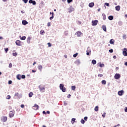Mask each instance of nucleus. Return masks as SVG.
<instances>
[{
    "label": "nucleus",
    "instance_id": "774afa93",
    "mask_svg": "<svg viewBox=\"0 0 127 127\" xmlns=\"http://www.w3.org/2000/svg\"><path fill=\"white\" fill-rule=\"evenodd\" d=\"M125 65H126V66H127V62L125 63Z\"/></svg>",
    "mask_w": 127,
    "mask_h": 127
},
{
    "label": "nucleus",
    "instance_id": "f3484780",
    "mask_svg": "<svg viewBox=\"0 0 127 127\" xmlns=\"http://www.w3.org/2000/svg\"><path fill=\"white\" fill-rule=\"evenodd\" d=\"M22 23L23 25H26V24H27L28 23L27 21H26V20H24L22 21Z\"/></svg>",
    "mask_w": 127,
    "mask_h": 127
},
{
    "label": "nucleus",
    "instance_id": "dca6fc26",
    "mask_svg": "<svg viewBox=\"0 0 127 127\" xmlns=\"http://www.w3.org/2000/svg\"><path fill=\"white\" fill-rule=\"evenodd\" d=\"M89 7H93V6H94V5H95V3H94V2H91L89 4Z\"/></svg>",
    "mask_w": 127,
    "mask_h": 127
},
{
    "label": "nucleus",
    "instance_id": "7ed1b4c3",
    "mask_svg": "<svg viewBox=\"0 0 127 127\" xmlns=\"http://www.w3.org/2000/svg\"><path fill=\"white\" fill-rule=\"evenodd\" d=\"M14 116V110H12L9 112V118H13Z\"/></svg>",
    "mask_w": 127,
    "mask_h": 127
},
{
    "label": "nucleus",
    "instance_id": "393cba45",
    "mask_svg": "<svg viewBox=\"0 0 127 127\" xmlns=\"http://www.w3.org/2000/svg\"><path fill=\"white\" fill-rule=\"evenodd\" d=\"M92 63L93 64V65H95V64H97V61H96L95 60H93L92 61Z\"/></svg>",
    "mask_w": 127,
    "mask_h": 127
},
{
    "label": "nucleus",
    "instance_id": "0e129e2a",
    "mask_svg": "<svg viewBox=\"0 0 127 127\" xmlns=\"http://www.w3.org/2000/svg\"><path fill=\"white\" fill-rule=\"evenodd\" d=\"M43 114L44 115H46V112L45 111H43Z\"/></svg>",
    "mask_w": 127,
    "mask_h": 127
},
{
    "label": "nucleus",
    "instance_id": "79ce46f5",
    "mask_svg": "<svg viewBox=\"0 0 127 127\" xmlns=\"http://www.w3.org/2000/svg\"><path fill=\"white\" fill-rule=\"evenodd\" d=\"M21 78L22 79H25V75H22L21 76Z\"/></svg>",
    "mask_w": 127,
    "mask_h": 127
},
{
    "label": "nucleus",
    "instance_id": "4468645a",
    "mask_svg": "<svg viewBox=\"0 0 127 127\" xmlns=\"http://www.w3.org/2000/svg\"><path fill=\"white\" fill-rule=\"evenodd\" d=\"M116 10H117V11H120L121 9V6L120 5L116 6L115 7Z\"/></svg>",
    "mask_w": 127,
    "mask_h": 127
},
{
    "label": "nucleus",
    "instance_id": "e433bc0d",
    "mask_svg": "<svg viewBox=\"0 0 127 127\" xmlns=\"http://www.w3.org/2000/svg\"><path fill=\"white\" fill-rule=\"evenodd\" d=\"M80 122L83 124H85V120H84L83 119H81Z\"/></svg>",
    "mask_w": 127,
    "mask_h": 127
},
{
    "label": "nucleus",
    "instance_id": "aec40b11",
    "mask_svg": "<svg viewBox=\"0 0 127 127\" xmlns=\"http://www.w3.org/2000/svg\"><path fill=\"white\" fill-rule=\"evenodd\" d=\"M98 64H99V66L101 67V68H103V67H105V64H101V63H98Z\"/></svg>",
    "mask_w": 127,
    "mask_h": 127
},
{
    "label": "nucleus",
    "instance_id": "338daca9",
    "mask_svg": "<svg viewBox=\"0 0 127 127\" xmlns=\"http://www.w3.org/2000/svg\"><path fill=\"white\" fill-rule=\"evenodd\" d=\"M118 23H119V25H121V24L122 23V21H119Z\"/></svg>",
    "mask_w": 127,
    "mask_h": 127
},
{
    "label": "nucleus",
    "instance_id": "37998d69",
    "mask_svg": "<svg viewBox=\"0 0 127 127\" xmlns=\"http://www.w3.org/2000/svg\"><path fill=\"white\" fill-rule=\"evenodd\" d=\"M45 32H44V31H40V34H42L43 35V34H44Z\"/></svg>",
    "mask_w": 127,
    "mask_h": 127
},
{
    "label": "nucleus",
    "instance_id": "bb28decb",
    "mask_svg": "<svg viewBox=\"0 0 127 127\" xmlns=\"http://www.w3.org/2000/svg\"><path fill=\"white\" fill-rule=\"evenodd\" d=\"M101 83L102 84H103V85H106V84L107 83V82L106 81V80H103L102 81Z\"/></svg>",
    "mask_w": 127,
    "mask_h": 127
},
{
    "label": "nucleus",
    "instance_id": "473e14b6",
    "mask_svg": "<svg viewBox=\"0 0 127 127\" xmlns=\"http://www.w3.org/2000/svg\"><path fill=\"white\" fill-rule=\"evenodd\" d=\"M10 98H11V97L10 96V95H7L6 97V99H7V100H9V99H10Z\"/></svg>",
    "mask_w": 127,
    "mask_h": 127
},
{
    "label": "nucleus",
    "instance_id": "13d9d810",
    "mask_svg": "<svg viewBox=\"0 0 127 127\" xmlns=\"http://www.w3.org/2000/svg\"><path fill=\"white\" fill-rule=\"evenodd\" d=\"M84 120H85V121H87V120H88V117H85L84 118Z\"/></svg>",
    "mask_w": 127,
    "mask_h": 127
},
{
    "label": "nucleus",
    "instance_id": "a878e982",
    "mask_svg": "<svg viewBox=\"0 0 127 127\" xmlns=\"http://www.w3.org/2000/svg\"><path fill=\"white\" fill-rule=\"evenodd\" d=\"M15 97H17V98H20V97L19 96V94H18V93H15Z\"/></svg>",
    "mask_w": 127,
    "mask_h": 127
},
{
    "label": "nucleus",
    "instance_id": "052dcab7",
    "mask_svg": "<svg viewBox=\"0 0 127 127\" xmlns=\"http://www.w3.org/2000/svg\"><path fill=\"white\" fill-rule=\"evenodd\" d=\"M125 112H126V113H127V107H125Z\"/></svg>",
    "mask_w": 127,
    "mask_h": 127
},
{
    "label": "nucleus",
    "instance_id": "f704fd0d",
    "mask_svg": "<svg viewBox=\"0 0 127 127\" xmlns=\"http://www.w3.org/2000/svg\"><path fill=\"white\" fill-rule=\"evenodd\" d=\"M77 56H78V53H76L75 54L73 55L74 58H76V57H77Z\"/></svg>",
    "mask_w": 127,
    "mask_h": 127
},
{
    "label": "nucleus",
    "instance_id": "c03bdc74",
    "mask_svg": "<svg viewBox=\"0 0 127 127\" xmlns=\"http://www.w3.org/2000/svg\"><path fill=\"white\" fill-rule=\"evenodd\" d=\"M109 51L110 53H113V52H114V50H113V49H110Z\"/></svg>",
    "mask_w": 127,
    "mask_h": 127
},
{
    "label": "nucleus",
    "instance_id": "6ab92c4d",
    "mask_svg": "<svg viewBox=\"0 0 127 127\" xmlns=\"http://www.w3.org/2000/svg\"><path fill=\"white\" fill-rule=\"evenodd\" d=\"M31 38H30V37H28L27 38V43H28V44H29V43H30V40H31Z\"/></svg>",
    "mask_w": 127,
    "mask_h": 127
},
{
    "label": "nucleus",
    "instance_id": "864d4df0",
    "mask_svg": "<svg viewBox=\"0 0 127 127\" xmlns=\"http://www.w3.org/2000/svg\"><path fill=\"white\" fill-rule=\"evenodd\" d=\"M105 5H107V6H110V4H109V3H105Z\"/></svg>",
    "mask_w": 127,
    "mask_h": 127
},
{
    "label": "nucleus",
    "instance_id": "58836bf2",
    "mask_svg": "<svg viewBox=\"0 0 127 127\" xmlns=\"http://www.w3.org/2000/svg\"><path fill=\"white\" fill-rule=\"evenodd\" d=\"M64 106H67V105H68V103H67L66 101H64Z\"/></svg>",
    "mask_w": 127,
    "mask_h": 127
},
{
    "label": "nucleus",
    "instance_id": "9d476101",
    "mask_svg": "<svg viewBox=\"0 0 127 127\" xmlns=\"http://www.w3.org/2000/svg\"><path fill=\"white\" fill-rule=\"evenodd\" d=\"M124 93H125V91L124 90H121L118 92V95L119 96H123L124 94Z\"/></svg>",
    "mask_w": 127,
    "mask_h": 127
},
{
    "label": "nucleus",
    "instance_id": "f03ea898",
    "mask_svg": "<svg viewBox=\"0 0 127 127\" xmlns=\"http://www.w3.org/2000/svg\"><path fill=\"white\" fill-rule=\"evenodd\" d=\"M40 91L41 93H44L45 92V87L42 85L39 86Z\"/></svg>",
    "mask_w": 127,
    "mask_h": 127
},
{
    "label": "nucleus",
    "instance_id": "6e6d98bb",
    "mask_svg": "<svg viewBox=\"0 0 127 127\" xmlns=\"http://www.w3.org/2000/svg\"><path fill=\"white\" fill-rule=\"evenodd\" d=\"M71 121H72V122H75V121H76V119H75V118H72V119H71Z\"/></svg>",
    "mask_w": 127,
    "mask_h": 127
},
{
    "label": "nucleus",
    "instance_id": "f257e3e1",
    "mask_svg": "<svg viewBox=\"0 0 127 127\" xmlns=\"http://www.w3.org/2000/svg\"><path fill=\"white\" fill-rule=\"evenodd\" d=\"M60 90H62V92H66V88L64 87V84H60Z\"/></svg>",
    "mask_w": 127,
    "mask_h": 127
},
{
    "label": "nucleus",
    "instance_id": "0eeeda50",
    "mask_svg": "<svg viewBox=\"0 0 127 127\" xmlns=\"http://www.w3.org/2000/svg\"><path fill=\"white\" fill-rule=\"evenodd\" d=\"M82 34H83V33L80 31L76 32L75 33V35H76L77 37H80V36H81Z\"/></svg>",
    "mask_w": 127,
    "mask_h": 127
},
{
    "label": "nucleus",
    "instance_id": "2f4dec72",
    "mask_svg": "<svg viewBox=\"0 0 127 127\" xmlns=\"http://www.w3.org/2000/svg\"><path fill=\"white\" fill-rule=\"evenodd\" d=\"M123 39H127V35L124 34L123 35Z\"/></svg>",
    "mask_w": 127,
    "mask_h": 127
},
{
    "label": "nucleus",
    "instance_id": "c85d7f7f",
    "mask_svg": "<svg viewBox=\"0 0 127 127\" xmlns=\"http://www.w3.org/2000/svg\"><path fill=\"white\" fill-rule=\"evenodd\" d=\"M86 52L91 53V49L89 48V47L87 48Z\"/></svg>",
    "mask_w": 127,
    "mask_h": 127
},
{
    "label": "nucleus",
    "instance_id": "7c9ffc66",
    "mask_svg": "<svg viewBox=\"0 0 127 127\" xmlns=\"http://www.w3.org/2000/svg\"><path fill=\"white\" fill-rule=\"evenodd\" d=\"M33 95V93L32 92H30L29 93V98H31V97H32Z\"/></svg>",
    "mask_w": 127,
    "mask_h": 127
},
{
    "label": "nucleus",
    "instance_id": "4be33fe9",
    "mask_svg": "<svg viewBox=\"0 0 127 127\" xmlns=\"http://www.w3.org/2000/svg\"><path fill=\"white\" fill-rule=\"evenodd\" d=\"M109 20H113L114 19V16L110 15L108 17Z\"/></svg>",
    "mask_w": 127,
    "mask_h": 127
},
{
    "label": "nucleus",
    "instance_id": "5701e85b",
    "mask_svg": "<svg viewBox=\"0 0 127 127\" xmlns=\"http://www.w3.org/2000/svg\"><path fill=\"white\" fill-rule=\"evenodd\" d=\"M16 78L17 79H18V80H20V79H21V75H20V74H18L16 76Z\"/></svg>",
    "mask_w": 127,
    "mask_h": 127
},
{
    "label": "nucleus",
    "instance_id": "8fccbe9b",
    "mask_svg": "<svg viewBox=\"0 0 127 127\" xmlns=\"http://www.w3.org/2000/svg\"><path fill=\"white\" fill-rule=\"evenodd\" d=\"M103 19L104 20H106V15L104 14L103 15Z\"/></svg>",
    "mask_w": 127,
    "mask_h": 127
},
{
    "label": "nucleus",
    "instance_id": "de8ad7c7",
    "mask_svg": "<svg viewBox=\"0 0 127 127\" xmlns=\"http://www.w3.org/2000/svg\"><path fill=\"white\" fill-rule=\"evenodd\" d=\"M17 56V54L16 53H13V56Z\"/></svg>",
    "mask_w": 127,
    "mask_h": 127
},
{
    "label": "nucleus",
    "instance_id": "c756f323",
    "mask_svg": "<svg viewBox=\"0 0 127 127\" xmlns=\"http://www.w3.org/2000/svg\"><path fill=\"white\" fill-rule=\"evenodd\" d=\"M71 89L73 91H75V90L76 89V86H71Z\"/></svg>",
    "mask_w": 127,
    "mask_h": 127
},
{
    "label": "nucleus",
    "instance_id": "20e7f679",
    "mask_svg": "<svg viewBox=\"0 0 127 127\" xmlns=\"http://www.w3.org/2000/svg\"><path fill=\"white\" fill-rule=\"evenodd\" d=\"M98 20H92V26H96L97 24H98Z\"/></svg>",
    "mask_w": 127,
    "mask_h": 127
},
{
    "label": "nucleus",
    "instance_id": "09e8293b",
    "mask_svg": "<svg viewBox=\"0 0 127 127\" xmlns=\"http://www.w3.org/2000/svg\"><path fill=\"white\" fill-rule=\"evenodd\" d=\"M103 75L102 74H98V77H103Z\"/></svg>",
    "mask_w": 127,
    "mask_h": 127
},
{
    "label": "nucleus",
    "instance_id": "5fc2aeb1",
    "mask_svg": "<svg viewBox=\"0 0 127 127\" xmlns=\"http://www.w3.org/2000/svg\"><path fill=\"white\" fill-rule=\"evenodd\" d=\"M48 26H50L51 25V24L50 22H48L47 24Z\"/></svg>",
    "mask_w": 127,
    "mask_h": 127
},
{
    "label": "nucleus",
    "instance_id": "69168bd1",
    "mask_svg": "<svg viewBox=\"0 0 127 127\" xmlns=\"http://www.w3.org/2000/svg\"><path fill=\"white\" fill-rule=\"evenodd\" d=\"M113 58L114 59H117V56H114Z\"/></svg>",
    "mask_w": 127,
    "mask_h": 127
},
{
    "label": "nucleus",
    "instance_id": "f8f14e48",
    "mask_svg": "<svg viewBox=\"0 0 127 127\" xmlns=\"http://www.w3.org/2000/svg\"><path fill=\"white\" fill-rule=\"evenodd\" d=\"M15 43L18 46H20V45H21V42L19 40L16 41Z\"/></svg>",
    "mask_w": 127,
    "mask_h": 127
},
{
    "label": "nucleus",
    "instance_id": "a211bd4d",
    "mask_svg": "<svg viewBox=\"0 0 127 127\" xmlns=\"http://www.w3.org/2000/svg\"><path fill=\"white\" fill-rule=\"evenodd\" d=\"M102 29L104 31H105V32H107V27H106V25H103Z\"/></svg>",
    "mask_w": 127,
    "mask_h": 127
},
{
    "label": "nucleus",
    "instance_id": "603ef678",
    "mask_svg": "<svg viewBox=\"0 0 127 127\" xmlns=\"http://www.w3.org/2000/svg\"><path fill=\"white\" fill-rule=\"evenodd\" d=\"M48 45L49 47H51V44L50 43H48Z\"/></svg>",
    "mask_w": 127,
    "mask_h": 127
},
{
    "label": "nucleus",
    "instance_id": "6e6552de",
    "mask_svg": "<svg viewBox=\"0 0 127 127\" xmlns=\"http://www.w3.org/2000/svg\"><path fill=\"white\" fill-rule=\"evenodd\" d=\"M115 79H116V80H119L120 78H121V74H116L114 76Z\"/></svg>",
    "mask_w": 127,
    "mask_h": 127
},
{
    "label": "nucleus",
    "instance_id": "4c0bfd02",
    "mask_svg": "<svg viewBox=\"0 0 127 127\" xmlns=\"http://www.w3.org/2000/svg\"><path fill=\"white\" fill-rule=\"evenodd\" d=\"M123 55H124V56H127V52H125L124 53H123Z\"/></svg>",
    "mask_w": 127,
    "mask_h": 127
},
{
    "label": "nucleus",
    "instance_id": "b1692460",
    "mask_svg": "<svg viewBox=\"0 0 127 127\" xmlns=\"http://www.w3.org/2000/svg\"><path fill=\"white\" fill-rule=\"evenodd\" d=\"M94 111L95 112H98V111H99V106H96L94 108Z\"/></svg>",
    "mask_w": 127,
    "mask_h": 127
},
{
    "label": "nucleus",
    "instance_id": "3c124183",
    "mask_svg": "<svg viewBox=\"0 0 127 127\" xmlns=\"http://www.w3.org/2000/svg\"><path fill=\"white\" fill-rule=\"evenodd\" d=\"M64 34H65V35H68V31H65Z\"/></svg>",
    "mask_w": 127,
    "mask_h": 127
},
{
    "label": "nucleus",
    "instance_id": "a18cd8bd",
    "mask_svg": "<svg viewBox=\"0 0 127 127\" xmlns=\"http://www.w3.org/2000/svg\"><path fill=\"white\" fill-rule=\"evenodd\" d=\"M4 49L6 53H7V51H8V48H4Z\"/></svg>",
    "mask_w": 127,
    "mask_h": 127
},
{
    "label": "nucleus",
    "instance_id": "e2e57ef3",
    "mask_svg": "<svg viewBox=\"0 0 127 127\" xmlns=\"http://www.w3.org/2000/svg\"><path fill=\"white\" fill-rule=\"evenodd\" d=\"M21 108H24V105L22 104V105H21Z\"/></svg>",
    "mask_w": 127,
    "mask_h": 127
},
{
    "label": "nucleus",
    "instance_id": "1a4fd4ad",
    "mask_svg": "<svg viewBox=\"0 0 127 127\" xmlns=\"http://www.w3.org/2000/svg\"><path fill=\"white\" fill-rule=\"evenodd\" d=\"M29 3H32L33 5H35L36 4V1L33 0H29Z\"/></svg>",
    "mask_w": 127,
    "mask_h": 127
},
{
    "label": "nucleus",
    "instance_id": "bf43d9fd",
    "mask_svg": "<svg viewBox=\"0 0 127 127\" xmlns=\"http://www.w3.org/2000/svg\"><path fill=\"white\" fill-rule=\"evenodd\" d=\"M106 113H104V114H103L102 115V116L103 117V118H105V117H106Z\"/></svg>",
    "mask_w": 127,
    "mask_h": 127
},
{
    "label": "nucleus",
    "instance_id": "412c9836",
    "mask_svg": "<svg viewBox=\"0 0 127 127\" xmlns=\"http://www.w3.org/2000/svg\"><path fill=\"white\" fill-rule=\"evenodd\" d=\"M110 44H114L115 43V40L113 39H111L110 41Z\"/></svg>",
    "mask_w": 127,
    "mask_h": 127
},
{
    "label": "nucleus",
    "instance_id": "39448f33",
    "mask_svg": "<svg viewBox=\"0 0 127 127\" xmlns=\"http://www.w3.org/2000/svg\"><path fill=\"white\" fill-rule=\"evenodd\" d=\"M68 12H69V13H71L72 11H74V10H75V8H74L73 6H70V7L68 8Z\"/></svg>",
    "mask_w": 127,
    "mask_h": 127
},
{
    "label": "nucleus",
    "instance_id": "c9c22d12",
    "mask_svg": "<svg viewBox=\"0 0 127 127\" xmlns=\"http://www.w3.org/2000/svg\"><path fill=\"white\" fill-rule=\"evenodd\" d=\"M127 48H124V50H123V53H125V52H127Z\"/></svg>",
    "mask_w": 127,
    "mask_h": 127
},
{
    "label": "nucleus",
    "instance_id": "ddd939ff",
    "mask_svg": "<svg viewBox=\"0 0 127 127\" xmlns=\"http://www.w3.org/2000/svg\"><path fill=\"white\" fill-rule=\"evenodd\" d=\"M7 121V117L4 116L2 118V121L4 123H5Z\"/></svg>",
    "mask_w": 127,
    "mask_h": 127
},
{
    "label": "nucleus",
    "instance_id": "ea45409f",
    "mask_svg": "<svg viewBox=\"0 0 127 127\" xmlns=\"http://www.w3.org/2000/svg\"><path fill=\"white\" fill-rule=\"evenodd\" d=\"M67 1L68 3H70V2H72V1H73V0H67Z\"/></svg>",
    "mask_w": 127,
    "mask_h": 127
},
{
    "label": "nucleus",
    "instance_id": "a19ab883",
    "mask_svg": "<svg viewBox=\"0 0 127 127\" xmlns=\"http://www.w3.org/2000/svg\"><path fill=\"white\" fill-rule=\"evenodd\" d=\"M22 1L24 2V3H27L28 0H22Z\"/></svg>",
    "mask_w": 127,
    "mask_h": 127
},
{
    "label": "nucleus",
    "instance_id": "4d7b16f0",
    "mask_svg": "<svg viewBox=\"0 0 127 127\" xmlns=\"http://www.w3.org/2000/svg\"><path fill=\"white\" fill-rule=\"evenodd\" d=\"M11 83H12V81L11 80H9V81H8V84H9V85H10V84H11Z\"/></svg>",
    "mask_w": 127,
    "mask_h": 127
},
{
    "label": "nucleus",
    "instance_id": "cd10ccee",
    "mask_svg": "<svg viewBox=\"0 0 127 127\" xmlns=\"http://www.w3.org/2000/svg\"><path fill=\"white\" fill-rule=\"evenodd\" d=\"M54 15V13L52 12V16L50 17V20H52V19L54 18V16H53Z\"/></svg>",
    "mask_w": 127,
    "mask_h": 127
},
{
    "label": "nucleus",
    "instance_id": "72a5a7b5",
    "mask_svg": "<svg viewBox=\"0 0 127 127\" xmlns=\"http://www.w3.org/2000/svg\"><path fill=\"white\" fill-rule=\"evenodd\" d=\"M21 40H25V39H26V37L25 36H23L21 38Z\"/></svg>",
    "mask_w": 127,
    "mask_h": 127
},
{
    "label": "nucleus",
    "instance_id": "9b49d317",
    "mask_svg": "<svg viewBox=\"0 0 127 127\" xmlns=\"http://www.w3.org/2000/svg\"><path fill=\"white\" fill-rule=\"evenodd\" d=\"M74 64H76L77 65H79V64H81V61L80 60H77L74 62Z\"/></svg>",
    "mask_w": 127,
    "mask_h": 127
},
{
    "label": "nucleus",
    "instance_id": "680f3d73",
    "mask_svg": "<svg viewBox=\"0 0 127 127\" xmlns=\"http://www.w3.org/2000/svg\"><path fill=\"white\" fill-rule=\"evenodd\" d=\"M70 97H71V94H68L67 96L68 99H70Z\"/></svg>",
    "mask_w": 127,
    "mask_h": 127
},
{
    "label": "nucleus",
    "instance_id": "49530a36",
    "mask_svg": "<svg viewBox=\"0 0 127 127\" xmlns=\"http://www.w3.org/2000/svg\"><path fill=\"white\" fill-rule=\"evenodd\" d=\"M11 67H12V64L10 63L9 64V68H11Z\"/></svg>",
    "mask_w": 127,
    "mask_h": 127
},
{
    "label": "nucleus",
    "instance_id": "423d86ee",
    "mask_svg": "<svg viewBox=\"0 0 127 127\" xmlns=\"http://www.w3.org/2000/svg\"><path fill=\"white\" fill-rule=\"evenodd\" d=\"M32 109L35 111H37L39 109V106L37 104H35L34 106H33Z\"/></svg>",
    "mask_w": 127,
    "mask_h": 127
},
{
    "label": "nucleus",
    "instance_id": "2eb2a0df",
    "mask_svg": "<svg viewBox=\"0 0 127 127\" xmlns=\"http://www.w3.org/2000/svg\"><path fill=\"white\" fill-rule=\"evenodd\" d=\"M38 68L39 70H40V72H41V71H42V65H41V64H39L38 66Z\"/></svg>",
    "mask_w": 127,
    "mask_h": 127
}]
</instances>
